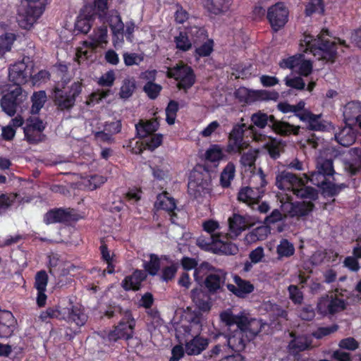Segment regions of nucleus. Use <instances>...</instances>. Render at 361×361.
Listing matches in <instances>:
<instances>
[{"instance_id":"3c124183","label":"nucleus","mask_w":361,"mask_h":361,"mask_svg":"<svg viewBox=\"0 0 361 361\" xmlns=\"http://www.w3.org/2000/svg\"><path fill=\"white\" fill-rule=\"evenodd\" d=\"M135 87V80L133 78H125L120 89V97L123 99L129 98L134 92Z\"/></svg>"},{"instance_id":"a211bd4d","label":"nucleus","mask_w":361,"mask_h":361,"mask_svg":"<svg viewBox=\"0 0 361 361\" xmlns=\"http://www.w3.org/2000/svg\"><path fill=\"white\" fill-rule=\"evenodd\" d=\"M230 233H226L228 240L237 237L242 231L254 224V221L248 216L234 214L228 219Z\"/></svg>"},{"instance_id":"680f3d73","label":"nucleus","mask_w":361,"mask_h":361,"mask_svg":"<svg viewBox=\"0 0 361 361\" xmlns=\"http://www.w3.org/2000/svg\"><path fill=\"white\" fill-rule=\"evenodd\" d=\"M174 41L177 49L180 50L185 51L191 48L192 43L188 39L187 35L183 32H180L176 36Z\"/></svg>"},{"instance_id":"c9c22d12","label":"nucleus","mask_w":361,"mask_h":361,"mask_svg":"<svg viewBox=\"0 0 361 361\" xmlns=\"http://www.w3.org/2000/svg\"><path fill=\"white\" fill-rule=\"evenodd\" d=\"M88 10H91L90 7L85 6L78 18L75 25V29L78 32L87 33L91 27V18L92 14L85 13Z\"/></svg>"},{"instance_id":"a18cd8bd","label":"nucleus","mask_w":361,"mask_h":361,"mask_svg":"<svg viewBox=\"0 0 361 361\" xmlns=\"http://www.w3.org/2000/svg\"><path fill=\"white\" fill-rule=\"evenodd\" d=\"M135 126L139 136L141 137H146L157 130L159 123L156 120L148 121L146 122L141 121Z\"/></svg>"},{"instance_id":"5701e85b","label":"nucleus","mask_w":361,"mask_h":361,"mask_svg":"<svg viewBox=\"0 0 361 361\" xmlns=\"http://www.w3.org/2000/svg\"><path fill=\"white\" fill-rule=\"evenodd\" d=\"M245 311L240 312L238 314H234L231 309L222 311L220 314V320L228 328V331H231V327L236 325V328H241L244 321H246Z\"/></svg>"},{"instance_id":"2f4dec72","label":"nucleus","mask_w":361,"mask_h":361,"mask_svg":"<svg viewBox=\"0 0 361 361\" xmlns=\"http://www.w3.org/2000/svg\"><path fill=\"white\" fill-rule=\"evenodd\" d=\"M66 221H68V209H51L43 216V222L47 225L63 223Z\"/></svg>"},{"instance_id":"864d4df0","label":"nucleus","mask_w":361,"mask_h":361,"mask_svg":"<svg viewBox=\"0 0 361 361\" xmlns=\"http://www.w3.org/2000/svg\"><path fill=\"white\" fill-rule=\"evenodd\" d=\"M224 157L222 148L218 145H212L206 152V158L211 162H217Z\"/></svg>"},{"instance_id":"0eeeda50","label":"nucleus","mask_w":361,"mask_h":361,"mask_svg":"<svg viewBox=\"0 0 361 361\" xmlns=\"http://www.w3.org/2000/svg\"><path fill=\"white\" fill-rule=\"evenodd\" d=\"M107 28L102 26L94 31L90 42H84L83 46L80 47L76 53V59L79 63L89 57L90 51L98 47H102L107 43Z\"/></svg>"},{"instance_id":"79ce46f5","label":"nucleus","mask_w":361,"mask_h":361,"mask_svg":"<svg viewBox=\"0 0 361 361\" xmlns=\"http://www.w3.org/2000/svg\"><path fill=\"white\" fill-rule=\"evenodd\" d=\"M351 161L345 164V169L350 174H355L361 168V148H353L350 150Z\"/></svg>"},{"instance_id":"393cba45","label":"nucleus","mask_w":361,"mask_h":361,"mask_svg":"<svg viewBox=\"0 0 361 361\" xmlns=\"http://www.w3.org/2000/svg\"><path fill=\"white\" fill-rule=\"evenodd\" d=\"M246 321H244L241 329H243L245 337L247 340L254 338L257 335L264 326L262 320L252 317L248 313L245 312Z\"/></svg>"},{"instance_id":"2eb2a0df","label":"nucleus","mask_w":361,"mask_h":361,"mask_svg":"<svg viewBox=\"0 0 361 361\" xmlns=\"http://www.w3.org/2000/svg\"><path fill=\"white\" fill-rule=\"evenodd\" d=\"M279 66L282 68L293 69L305 76L308 75L312 69L310 61L305 59L300 54L283 59L280 61Z\"/></svg>"},{"instance_id":"4d7b16f0","label":"nucleus","mask_w":361,"mask_h":361,"mask_svg":"<svg viewBox=\"0 0 361 361\" xmlns=\"http://www.w3.org/2000/svg\"><path fill=\"white\" fill-rule=\"evenodd\" d=\"M24 133L26 140L30 144H37L44 141L46 138V135L44 134L33 130L30 128H25Z\"/></svg>"},{"instance_id":"49530a36","label":"nucleus","mask_w":361,"mask_h":361,"mask_svg":"<svg viewBox=\"0 0 361 361\" xmlns=\"http://www.w3.org/2000/svg\"><path fill=\"white\" fill-rule=\"evenodd\" d=\"M357 246L353 250L355 257H348L344 261L345 267L353 271H357L360 269L357 262V258H361V238L357 239Z\"/></svg>"},{"instance_id":"f3484780","label":"nucleus","mask_w":361,"mask_h":361,"mask_svg":"<svg viewBox=\"0 0 361 361\" xmlns=\"http://www.w3.org/2000/svg\"><path fill=\"white\" fill-rule=\"evenodd\" d=\"M288 11L286 6L278 3L270 7L267 12V18L274 30H278L285 25L288 21Z\"/></svg>"},{"instance_id":"9d476101","label":"nucleus","mask_w":361,"mask_h":361,"mask_svg":"<svg viewBox=\"0 0 361 361\" xmlns=\"http://www.w3.org/2000/svg\"><path fill=\"white\" fill-rule=\"evenodd\" d=\"M168 76L178 81V87L184 90L190 88L195 82V75L190 67L182 62L169 68Z\"/></svg>"},{"instance_id":"8fccbe9b","label":"nucleus","mask_w":361,"mask_h":361,"mask_svg":"<svg viewBox=\"0 0 361 361\" xmlns=\"http://www.w3.org/2000/svg\"><path fill=\"white\" fill-rule=\"evenodd\" d=\"M235 173V166L232 162H228L223 169L221 174V185L224 188H228L233 180Z\"/></svg>"},{"instance_id":"f704fd0d","label":"nucleus","mask_w":361,"mask_h":361,"mask_svg":"<svg viewBox=\"0 0 361 361\" xmlns=\"http://www.w3.org/2000/svg\"><path fill=\"white\" fill-rule=\"evenodd\" d=\"M350 125L351 123H346V126L335 135L337 142L344 147H348L355 141V133Z\"/></svg>"},{"instance_id":"473e14b6","label":"nucleus","mask_w":361,"mask_h":361,"mask_svg":"<svg viewBox=\"0 0 361 361\" xmlns=\"http://www.w3.org/2000/svg\"><path fill=\"white\" fill-rule=\"evenodd\" d=\"M343 116L347 123H357L361 117V103L352 102L347 104L344 107Z\"/></svg>"},{"instance_id":"dca6fc26","label":"nucleus","mask_w":361,"mask_h":361,"mask_svg":"<svg viewBox=\"0 0 361 361\" xmlns=\"http://www.w3.org/2000/svg\"><path fill=\"white\" fill-rule=\"evenodd\" d=\"M30 77V69L24 61L16 62L8 68V78L16 87L27 83Z\"/></svg>"},{"instance_id":"e2e57ef3","label":"nucleus","mask_w":361,"mask_h":361,"mask_svg":"<svg viewBox=\"0 0 361 361\" xmlns=\"http://www.w3.org/2000/svg\"><path fill=\"white\" fill-rule=\"evenodd\" d=\"M268 233V229L265 226H261L255 228L249 234L247 235L246 238L247 240H264Z\"/></svg>"},{"instance_id":"bf43d9fd","label":"nucleus","mask_w":361,"mask_h":361,"mask_svg":"<svg viewBox=\"0 0 361 361\" xmlns=\"http://www.w3.org/2000/svg\"><path fill=\"white\" fill-rule=\"evenodd\" d=\"M123 62L127 66L139 65L144 60V56L142 54L136 53L125 52L123 54Z\"/></svg>"},{"instance_id":"c03bdc74","label":"nucleus","mask_w":361,"mask_h":361,"mask_svg":"<svg viewBox=\"0 0 361 361\" xmlns=\"http://www.w3.org/2000/svg\"><path fill=\"white\" fill-rule=\"evenodd\" d=\"M311 341L308 337L305 336L294 338L289 343L288 348L293 353H297L309 348Z\"/></svg>"},{"instance_id":"7ed1b4c3","label":"nucleus","mask_w":361,"mask_h":361,"mask_svg":"<svg viewBox=\"0 0 361 361\" xmlns=\"http://www.w3.org/2000/svg\"><path fill=\"white\" fill-rule=\"evenodd\" d=\"M250 120L252 125L249 126L247 128L250 130L253 140L267 149L272 158H277L283 149L281 140L262 134L255 128V126L264 128L269 123L271 125L274 121V116H269L262 111H257L251 116Z\"/></svg>"},{"instance_id":"20e7f679","label":"nucleus","mask_w":361,"mask_h":361,"mask_svg":"<svg viewBox=\"0 0 361 361\" xmlns=\"http://www.w3.org/2000/svg\"><path fill=\"white\" fill-rule=\"evenodd\" d=\"M196 243L201 249L214 253L234 255L238 251L237 247L228 240L227 235L212 234L209 239L200 236Z\"/></svg>"},{"instance_id":"338daca9","label":"nucleus","mask_w":361,"mask_h":361,"mask_svg":"<svg viewBox=\"0 0 361 361\" xmlns=\"http://www.w3.org/2000/svg\"><path fill=\"white\" fill-rule=\"evenodd\" d=\"M50 78V73L48 71L41 70L37 73L32 75L30 73V79L32 81L33 85H39L42 83H44L48 81Z\"/></svg>"},{"instance_id":"423d86ee","label":"nucleus","mask_w":361,"mask_h":361,"mask_svg":"<svg viewBox=\"0 0 361 361\" xmlns=\"http://www.w3.org/2000/svg\"><path fill=\"white\" fill-rule=\"evenodd\" d=\"M252 182H259V186L255 188L244 187L238 192V199L248 205L257 204L259 200L262 198L264 190L263 188L267 184L264 175L261 169L253 173L252 176Z\"/></svg>"},{"instance_id":"58836bf2","label":"nucleus","mask_w":361,"mask_h":361,"mask_svg":"<svg viewBox=\"0 0 361 361\" xmlns=\"http://www.w3.org/2000/svg\"><path fill=\"white\" fill-rule=\"evenodd\" d=\"M271 127L276 133L282 135H288L291 133L297 135L300 129L299 126L290 125L285 121H276L275 119Z\"/></svg>"},{"instance_id":"603ef678","label":"nucleus","mask_w":361,"mask_h":361,"mask_svg":"<svg viewBox=\"0 0 361 361\" xmlns=\"http://www.w3.org/2000/svg\"><path fill=\"white\" fill-rule=\"evenodd\" d=\"M188 321L190 322L189 326H186V330L189 334H197L201 331L202 327V317L198 314H190L188 317Z\"/></svg>"},{"instance_id":"f257e3e1","label":"nucleus","mask_w":361,"mask_h":361,"mask_svg":"<svg viewBox=\"0 0 361 361\" xmlns=\"http://www.w3.org/2000/svg\"><path fill=\"white\" fill-rule=\"evenodd\" d=\"M276 185L281 190L276 196L284 216L300 217L312 210L311 200L317 197V192L314 189L306 187L303 179L282 171L276 176Z\"/></svg>"},{"instance_id":"b1692460","label":"nucleus","mask_w":361,"mask_h":361,"mask_svg":"<svg viewBox=\"0 0 361 361\" xmlns=\"http://www.w3.org/2000/svg\"><path fill=\"white\" fill-rule=\"evenodd\" d=\"M245 334L241 328H235L233 331H230L226 334L228 346L234 351H240L245 348Z\"/></svg>"},{"instance_id":"412c9836","label":"nucleus","mask_w":361,"mask_h":361,"mask_svg":"<svg viewBox=\"0 0 361 361\" xmlns=\"http://www.w3.org/2000/svg\"><path fill=\"white\" fill-rule=\"evenodd\" d=\"M87 320V315L84 309L80 305L73 306L69 312V330L74 334H78Z\"/></svg>"},{"instance_id":"69168bd1","label":"nucleus","mask_w":361,"mask_h":361,"mask_svg":"<svg viewBox=\"0 0 361 361\" xmlns=\"http://www.w3.org/2000/svg\"><path fill=\"white\" fill-rule=\"evenodd\" d=\"M202 227L204 231L209 233L211 236L212 234L224 235L223 233L219 232L220 225L216 221L212 219L205 221L202 223Z\"/></svg>"},{"instance_id":"0e129e2a","label":"nucleus","mask_w":361,"mask_h":361,"mask_svg":"<svg viewBox=\"0 0 361 361\" xmlns=\"http://www.w3.org/2000/svg\"><path fill=\"white\" fill-rule=\"evenodd\" d=\"M257 156V150H249L247 153L243 154L240 159V163L244 167L252 169L255 164Z\"/></svg>"},{"instance_id":"6e6552de","label":"nucleus","mask_w":361,"mask_h":361,"mask_svg":"<svg viewBox=\"0 0 361 361\" xmlns=\"http://www.w3.org/2000/svg\"><path fill=\"white\" fill-rule=\"evenodd\" d=\"M345 303L337 291L322 297L317 303V311L323 315L332 314L344 310Z\"/></svg>"},{"instance_id":"f03ea898","label":"nucleus","mask_w":361,"mask_h":361,"mask_svg":"<svg viewBox=\"0 0 361 361\" xmlns=\"http://www.w3.org/2000/svg\"><path fill=\"white\" fill-rule=\"evenodd\" d=\"M327 37H329L327 30H322L316 38L312 35L305 34L300 40V49L304 52L310 51L318 60L333 61L336 54V45L340 44L346 46L345 42L340 39L330 42Z\"/></svg>"},{"instance_id":"c756f323","label":"nucleus","mask_w":361,"mask_h":361,"mask_svg":"<svg viewBox=\"0 0 361 361\" xmlns=\"http://www.w3.org/2000/svg\"><path fill=\"white\" fill-rule=\"evenodd\" d=\"M233 0H204V7L215 15L224 14L230 11Z\"/></svg>"},{"instance_id":"37998d69","label":"nucleus","mask_w":361,"mask_h":361,"mask_svg":"<svg viewBox=\"0 0 361 361\" xmlns=\"http://www.w3.org/2000/svg\"><path fill=\"white\" fill-rule=\"evenodd\" d=\"M145 259H143V267L149 274L156 275L160 268V259L154 254H149L145 256Z\"/></svg>"},{"instance_id":"c85d7f7f","label":"nucleus","mask_w":361,"mask_h":361,"mask_svg":"<svg viewBox=\"0 0 361 361\" xmlns=\"http://www.w3.org/2000/svg\"><path fill=\"white\" fill-rule=\"evenodd\" d=\"M208 345L207 338L197 335L185 342V350L189 355H199L207 348Z\"/></svg>"},{"instance_id":"4be33fe9","label":"nucleus","mask_w":361,"mask_h":361,"mask_svg":"<svg viewBox=\"0 0 361 361\" xmlns=\"http://www.w3.org/2000/svg\"><path fill=\"white\" fill-rule=\"evenodd\" d=\"M109 25L114 35V46L116 48L121 47L123 43L124 24L116 12L109 17Z\"/></svg>"},{"instance_id":"4c0bfd02","label":"nucleus","mask_w":361,"mask_h":361,"mask_svg":"<svg viewBox=\"0 0 361 361\" xmlns=\"http://www.w3.org/2000/svg\"><path fill=\"white\" fill-rule=\"evenodd\" d=\"M328 151H324L320 153V155L317 159L316 169L319 172L330 176L334 173V171L332 160L326 157Z\"/></svg>"},{"instance_id":"052dcab7","label":"nucleus","mask_w":361,"mask_h":361,"mask_svg":"<svg viewBox=\"0 0 361 361\" xmlns=\"http://www.w3.org/2000/svg\"><path fill=\"white\" fill-rule=\"evenodd\" d=\"M178 110V104L174 101H171L166 109V122L169 125H173L175 123L176 118V113Z\"/></svg>"},{"instance_id":"aec40b11","label":"nucleus","mask_w":361,"mask_h":361,"mask_svg":"<svg viewBox=\"0 0 361 361\" xmlns=\"http://www.w3.org/2000/svg\"><path fill=\"white\" fill-rule=\"evenodd\" d=\"M17 325V320L8 310H0V338L12 336Z\"/></svg>"},{"instance_id":"9b49d317","label":"nucleus","mask_w":361,"mask_h":361,"mask_svg":"<svg viewBox=\"0 0 361 361\" xmlns=\"http://www.w3.org/2000/svg\"><path fill=\"white\" fill-rule=\"evenodd\" d=\"M106 181V178L99 175L83 177L77 173L69 174V183L72 187L78 189L94 190L99 188Z\"/></svg>"},{"instance_id":"4468645a","label":"nucleus","mask_w":361,"mask_h":361,"mask_svg":"<svg viewBox=\"0 0 361 361\" xmlns=\"http://www.w3.org/2000/svg\"><path fill=\"white\" fill-rule=\"evenodd\" d=\"M326 176L328 175L320 173L318 170L312 173L310 176L304 173V178H305L304 182L307 183L310 180L314 185L321 188L324 194L331 196L335 195L341 190V188L330 182H327Z\"/></svg>"},{"instance_id":"a19ab883","label":"nucleus","mask_w":361,"mask_h":361,"mask_svg":"<svg viewBox=\"0 0 361 361\" xmlns=\"http://www.w3.org/2000/svg\"><path fill=\"white\" fill-rule=\"evenodd\" d=\"M47 94L44 90L35 92L31 97L32 106L30 113L38 114L47 102Z\"/></svg>"},{"instance_id":"5fc2aeb1","label":"nucleus","mask_w":361,"mask_h":361,"mask_svg":"<svg viewBox=\"0 0 361 361\" xmlns=\"http://www.w3.org/2000/svg\"><path fill=\"white\" fill-rule=\"evenodd\" d=\"M49 276L45 270L37 271L35 276L34 288L36 290H47Z\"/></svg>"},{"instance_id":"09e8293b","label":"nucleus","mask_w":361,"mask_h":361,"mask_svg":"<svg viewBox=\"0 0 361 361\" xmlns=\"http://www.w3.org/2000/svg\"><path fill=\"white\" fill-rule=\"evenodd\" d=\"M63 265V262L59 259L57 255L49 256L48 268L49 272L51 274H57L59 276L66 275L65 269L62 268Z\"/></svg>"},{"instance_id":"1a4fd4ad","label":"nucleus","mask_w":361,"mask_h":361,"mask_svg":"<svg viewBox=\"0 0 361 361\" xmlns=\"http://www.w3.org/2000/svg\"><path fill=\"white\" fill-rule=\"evenodd\" d=\"M25 97L23 94L21 87H16L13 90H9L0 99V106L2 111L8 116H13L16 114L18 108L23 102Z\"/></svg>"},{"instance_id":"6ab92c4d","label":"nucleus","mask_w":361,"mask_h":361,"mask_svg":"<svg viewBox=\"0 0 361 361\" xmlns=\"http://www.w3.org/2000/svg\"><path fill=\"white\" fill-rule=\"evenodd\" d=\"M246 125L242 123L233 127L230 133L227 150L229 152H238L246 148L248 144L243 140V133Z\"/></svg>"},{"instance_id":"e433bc0d","label":"nucleus","mask_w":361,"mask_h":361,"mask_svg":"<svg viewBox=\"0 0 361 361\" xmlns=\"http://www.w3.org/2000/svg\"><path fill=\"white\" fill-rule=\"evenodd\" d=\"M300 121L307 122L309 128L313 130H323L325 125L320 119V115H314L310 111H304L303 114H298Z\"/></svg>"},{"instance_id":"ea45409f","label":"nucleus","mask_w":361,"mask_h":361,"mask_svg":"<svg viewBox=\"0 0 361 361\" xmlns=\"http://www.w3.org/2000/svg\"><path fill=\"white\" fill-rule=\"evenodd\" d=\"M202 291L200 288H194L191 291V298L196 307L203 312H208L212 307V302L209 300H204L202 298Z\"/></svg>"},{"instance_id":"cd10ccee","label":"nucleus","mask_w":361,"mask_h":361,"mask_svg":"<svg viewBox=\"0 0 361 361\" xmlns=\"http://www.w3.org/2000/svg\"><path fill=\"white\" fill-rule=\"evenodd\" d=\"M233 279L236 286L227 284V288L236 296L244 298L253 291L254 286L249 281H245L238 276H235Z\"/></svg>"},{"instance_id":"a878e982","label":"nucleus","mask_w":361,"mask_h":361,"mask_svg":"<svg viewBox=\"0 0 361 361\" xmlns=\"http://www.w3.org/2000/svg\"><path fill=\"white\" fill-rule=\"evenodd\" d=\"M52 94L54 104L59 109H68V90L66 80L55 85Z\"/></svg>"},{"instance_id":"6e6d98bb","label":"nucleus","mask_w":361,"mask_h":361,"mask_svg":"<svg viewBox=\"0 0 361 361\" xmlns=\"http://www.w3.org/2000/svg\"><path fill=\"white\" fill-rule=\"evenodd\" d=\"M54 318L60 320L65 319L64 315L59 307H49L45 311L42 312L39 315V319L42 322H46L48 319Z\"/></svg>"},{"instance_id":"7c9ffc66","label":"nucleus","mask_w":361,"mask_h":361,"mask_svg":"<svg viewBox=\"0 0 361 361\" xmlns=\"http://www.w3.org/2000/svg\"><path fill=\"white\" fill-rule=\"evenodd\" d=\"M145 279L146 274L142 271L135 270L131 275L123 279L121 285L126 290H137Z\"/></svg>"},{"instance_id":"774afa93","label":"nucleus","mask_w":361,"mask_h":361,"mask_svg":"<svg viewBox=\"0 0 361 361\" xmlns=\"http://www.w3.org/2000/svg\"><path fill=\"white\" fill-rule=\"evenodd\" d=\"M115 79V72L111 70L102 75L98 79L97 82L101 86L111 87L114 83Z\"/></svg>"},{"instance_id":"39448f33","label":"nucleus","mask_w":361,"mask_h":361,"mask_svg":"<svg viewBox=\"0 0 361 361\" xmlns=\"http://www.w3.org/2000/svg\"><path fill=\"white\" fill-rule=\"evenodd\" d=\"M26 5L19 11V24L30 30L45 10L47 0H25Z\"/></svg>"},{"instance_id":"f8f14e48","label":"nucleus","mask_w":361,"mask_h":361,"mask_svg":"<svg viewBox=\"0 0 361 361\" xmlns=\"http://www.w3.org/2000/svg\"><path fill=\"white\" fill-rule=\"evenodd\" d=\"M210 181L208 178H204L202 173L194 171L190 175L188 183L189 194L197 199L207 194L210 189Z\"/></svg>"},{"instance_id":"13d9d810","label":"nucleus","mask_w":361,"mask_h":361,"mask_svg":"<svg viewBox=\"0 0 361 361\" xmlns=\"http://www.w3.org/2000/svg\"><path fill=\"white\" fill-rule=\"evenodd\" d=\"M14 39V35L10 33L0 37V54H4L11 49Z\"/></svg>"},{"instance_id":"bb28decb","label":"nucleus","mask_w":361,"mask_h":361,"mask_svg":"<svg viewBox=\"0 0 361 361\" xmlns=\"http://www.w3.org/2000/svg\"><path fill=\"white\" fill-rule=\"evenodd\" d=\"M155 207L167 211L171 216V222L176 223V214L174 212L176 209V202L167 192H163L157 196Z\"/></svg>"},{"instance_id":"72a5a7b5","label":"nucleus","mask_w":361,"mask_h":361,"mask_svg":"<svg viewBox=\"0 0 361 361\" xmlns=\"http://www.w3.org/2000/svg\"><path fill=\"white\" fill-rule=\"evenodd\" d=\"M226 281V274L222 271L211 274L205 279L206 288L210 293H215L221 289Z\"/></svg>"},{"instance_id":"ddd939ff","label":"nucleus","mask_w":361,"mask_h":361,"mask_svg":"<svg viewBox=\"0 0 361 361\" xmlns=\"http://www.w3.org/2000/svg\"><path fill=\"white\" fill-rule=\"evenodd\" d=\"M135 325L134 319L131 314L127 313L125 318L118 324L115 329L108 335L109 341H116L120 338L129 339L133 334V329Z\"/></svg>"},{"instance_id":"de8ad7c7","label":"nucleus","mask_w":361,"mask_h":361,"mask_svg":"<svg viewBox=\"0 0 361 361\" xmlns=\"http://www.w3.org/2000/svg\"><path fill=\"white\" fill-rule=\"evenodd\" d=\"M278 258L290 257L295 253V247L293 243L286 239H282L276 247Z\"/></svg>"}]
</instances>
